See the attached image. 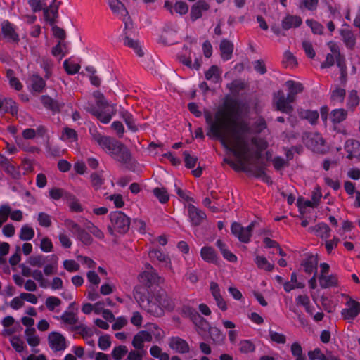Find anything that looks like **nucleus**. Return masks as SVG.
Masks as SVG:
<instances>
[{
  "label": "nucleus",
  "instance_id": "1",
  "mask_svg": "<svg viewBox=\"0 0 360 360\" xmlns=\"http://www.w3.org/2000/svg\"><path fill=\"white\" fill-rule=\"evenodd\" d=\"M239 114L240 105L234 99L226 101L224 107L217 110L214 117L210 112H205L209 127L207 135L219 139L223 146L233 154L237 162L228 158L224 161L236 171L245 169L252 158L246 137L250 128L245 122L236 120Z\"/></svg>",
  "mask_w": 360,
  "mask_h": 360
},
{
  "label": "nucleus",
  "instance_id": "2",
  "mask_svg": "<svg viewBox=\"0 0 360 360\" xmlns=\"http://www.w3.org/2000/svg\"><path fill=\"white\" fill-rule=\"evenodd\" d=\"M90 131L92 140L115 161L121 164L129 162L131 154L127 146L114 138L101 134L96 129Z\"/></svg>",
  "mask_w": 360,
  "mask_h": 360
},
{
  "label": "nucleus",
  "instance_id": "3",
  "mask_svg": "<svg viewBox=\"0 0 360 360\" xmlns=\"http://www.w3.org/2000/svg\"><path fill=\"white\" fill-rule=\"evenodd\" d=\"M134 295L143 309L157 317L163 316L165 311H172L174 307L172 300L165 292L147 297L136 290Z\"/></svg>",
  "mask_w": 360,
  "mask_h": 360
},
{
  "label": "nucleus",
  "instance_id": "4",
  "mask_svg": "<svg viewBox=\"0 0 360 360\" xmlns=\"http://www.w3.org/2000/svg\"><path fill=\"white\" fill-rule=\"evenodd\" d=\"M111 226L108 227L110 234H114V231L120 233H125L129 229L130 219L122 212L117 211L110 214Z\"/></svg>",
  "mask_w": 360,
  "mask_h": 360
},
{
  "label": "nucleus",
  "instance_id": "5",
  "mask_svg": "<svg viewBox=\"0 0 360 360\" xmlns=\"http://www.w3.org/2000/svg\"><path fill=\"white\" fill-rule=\"evenodd\" d=\"M292 101L288 100V97L281 90L274 94L273 103L277 110L286 114H290L293 111V107L291 103Z\"/></svg>",
  "mask_w": 360,
  "mask_h": 360
},
{
  "label": "nucleus",
  "instance_id": "6",
  "mask_svg": "<svg viewBox=\"0 0 360 360\" xmlns=\"http://www.w3.org/2000/svg\"><path fill=\"white\" fill-rule=\"evenodd\" d=\"M253 227L254 223H251L247 227H243L239 223L233 222L231 224V231L240 242L247 243L250 241Z\"/></svg>",
  "mask_w": 360,
  "mask_h": 360
},
{
  "label": "nucleus",
  "instance_id": "7",
  "mask_svg": "<svg viewBox=\"0 0 360 360\" xmlns=\"http://www.w3.org/2000/svg\"><path fill=\"white\" fill-rule=\"evenodd\" d=\"M346 307L341 311V316L347 321L354 320L360 314V303L350 297H347Z\"/></svg>",
  "mask_w": 360,
  "mask_h": 360
},
{
  "label": "nucleus",
  "instance_id": "8",
  "mask_svg": "<svg viewBox=\"0 0 360 360\" xmlns=\"http://www.w3.org/2000/svg\"><path fill=\"white\" fill-rule=\"evenodd\" d=\"M91 112L102 123L108 124L110 122L112 115L115 113V110L114 106L108 104L103 107H98L96 109H93Z\"/></svg>",
  "mask_w": 360,
  "mask_h": 360
},
{
  "label": "nucleus",
  "instance_id": "9",
  "mask_svg": "<svg viewBox=\"0 0 360 360\" xmlns=\"http://www.w3.org/2000/svg\"><path fill=\"white\" fill-rule=\"evenodd\" d=\"M48 342L54 352L63 351L66 348L65 338L58 332H51L48 335Z\"/></svg>",
  "mask_w": 360,
  "mask_h": 360
},
{
  "label": "nucleus",
  "instance_id": "10",
  "mask_svg": "<svg viewBox=\"0 0 360 360\" xmlns=\"http://www.w3.org/2000/svg\"><path fill=\"white\" fill-rule=\"evenodd\" d=\"M139 280L147 286L158 285L164 282V279L158 274L156 271H143L139 274Z\"/></svg>",
  "mask_w": 360,
  "mask_h": 360
},
{
  "label": "nucleus",
  "instance_id": "11",
  "mask_svg": "<svg viewBox=\"0 0 360 360\" xmlns=\"http://www.w3.org/2000/svg\"><path fill=\"white\" fill-rule=\"evenodd\" d=\"M108 5L114 14L124 17L123 21L127 28L129 26V17L124 5L119 0H109Z\"/></svg>",
  "mask_w": 360,
  "mask_h": 360
},
{
  "label": "nucleus",
  "instance_id": "12",
  "mask_svg": "<svg viewBox=\"0 0 360 360\" xmlns=\"http://www.w3.org/2000/svg\"><path fill=\"white\" fill-rule=\"evenodd\" d=\"M169 347L179 354H186L190 351L188 343L179 337H172L169 339Z\"/></svg>",
  "mask_w": 360,
  "mask_h": 360
},
{
  "label": "nucleus",
  "instance_id": "13",
  "mask_svg": "<svg viewBox=\"0 0 360 360\" xmlns=\"http://www.w3.org/2000/svg\"><path fill=\"white\" fill-rule=\"evenodd\" d=\"M330 51L335 56L336 64L339 67L342 75L346 74L347 66L345 64V59L344 56L340 54L338 46L333 41H330L328 44Z\"/></svg>",
  "mask_w": 360,
  "mask_h": 360
},
{
  "label": "nucleus",
  "instance_id": "14",
  "mask_svg": "<svg viewBox=\"0 0 360 360\" xmlns=\"http://www.w3.org/2000/svg\"><path fill=\"white\" fill-rule=\"evenodd\" d=\"M187 209L189 219L194 226L200 225L206 217L204 212L191 204L188 205Z\"/></svg>",
  "mask_w": 360,
  "mask_h": 360
},
{
  "label": "nucleus",
  "instance_id": "15",
  "mask_svg": "<svg viewBox=\"0 0 360 360\" xmlns=\"http://www.w3.org/2000/svg\"><path fill=\"white\" fill-rule=\"evenodd\" d=\"M152 335L146 330H141L134 335L132 340V345L138 350L143 349L144 342H149L152 341Z\"/></svg>",
  "mask_w": 360,
  "mask_h": 360
},
{
  "label": "nucleus",
  "instance_id": "16",
  "mask_svg": "<svg viewBox=\"0 0 360 360\" xmlns=\"http://www.w3.org/2000/svg\"><path fill=\"white\" fill-rule=\"evenodd\" d=\"M285 85L288 88L287 96L288 100L292 102L295 101L297 95L302 92L304 89L303 85L301 83L292 80L287 81Z\"/></svg>",
  "mask_w": 360,
  "mask_h": 360
},
{
  "label": "nucleus",
  "instance_id": "17",
  "mask_svg": "<svg viewBox=\"0 0 360 360\" xmlns=\"http://www.w3.org/2000/svg\"><path fill=\"white\" fill-rule=\"evenodd\" d=\"M345 149L348 153L347 158L351 160L356 158L360 160V142L349 139L345 143Z\"/></svg>",
  "mask_w": 360,
  "mask_h": 360
},
{
  "label": "nucleus",
  "instance_id": "18",
  "mask_svg": "<svg viewBox=\"0 0 360 360\" xmlns=\"http://www.w3.org/2000/svg\"><path fill=\"white\" fill-rule=\"evenodd\" d=\"M56 0H53L52 4L49 6L44 8V15L45 19L49 22L50 25H53L56 22L58 18V10L59 7L58 4H56Z\"/></svg>",
  "mask_w": 360,
  "mask_h": 360
},
{
  "label": "nucleus",
  "instance_id": "19",
  "mask_svg": "<svg viewBox=\"0 0 360 360\" xmlns=\"http://www.w3.org/2000/svg\"><path fill=\"white\" fill-rule=\"evenodd\" d=\"M149 257L152 260L157 259L160 262H162L165 264V266L168 268V269L172 271V273H174L173 266L171 263V259L168 257V255L164 254L161 251L158 250H152L149 251L148 252Z\"/></svg>",
  "mask_w": 360,
  "mask_h": 360
},
{
  "label": "nucleus",
  "instance_id": "20",
  "mask_svg": "<svg viewBox=\"0 0 360 360\" xmlns=\"http://www.w3.org/2000/svg\"><path fill=\"white\" fill-rule=\"evenodd\" d=\"M210 8L209 4L204 0H199L193 5L191 10V18L193 21L201 18L202 11H206Z\"/></svg>",
  "mask_w": 360,
  "mask_h": 360
},
{
  "label": "nucleus",
  "instance_id": "21",
  "mask_svg": "<svg viewBox=\"0 0 360 360\" xmlns=\"http://www.w3.org/2000/svg\"><path fill=\"white\" fill-rule=\"evenodd\" d=\"M318 280L321 288L326 289L338 285V278L335 274H319Z\"/></svg>",
  "mask_w": 360,
  "mask_h": 360
},
{
  "label": "nucleus",
  "instance_id": "22",
  "mask_svg": "<svg viewBox=\"0 0 360 360\" xmlns=\"http://www.w3.org/2000/svg\"><path fill=\"white\" fill-rule=\"evenodd\" d=\"M307 145L314 151L322 152L324 146V140L319 134H313L307 141Z\"/></svg>",
  "mask_w": 360,
  "mask_h": 360
},
{
  "label": "nucleus",
  "instance_id": "23",
  "mask_svg": "<svg viewBox=\"0 0 360 360\" xmlns=\"http://www.w3.org/2000/svg\"><path fill=\"white\" fill-rule=\"evenodd\" d=\"M318 262V257L311 255L302 261V266H303L304 270L307 274H310L312 272L316 274Z\"/></svg>",
  "mask_w": 360,
  "mask_h": 360
},
{
  "label": "nucleus",
  "instance_id": "24",
  "mask_svg": "<svg viewBox=\"0 0 360 360\" xmlns=\"http://www.w3.org/2000/svg\"><path fill=\"white\" fill-rule=\"evenodd\" d=\"M302 18L297 15H287L281 22L283 29L288 30L291 28H296L301 25Z\"/></svg>",
  "mask_w": 360,
  "mask_h": 360
},
{
  "label": "nucleus",
  "instance_id": "25",
  "mask_svg": "<svg viewBox=\"0 0 360 360\" xmlns=\"http://www.w3.org/2000/svg\"><path fill=\"white\" fill-rule=\"evenodd\" d=\"M308 231L314 233L317 236L321 238H328L330 236V229L325 223H319L315 226L309 227Z\"/></svg>",
  "mask_w": 360,
  "mask_h": 360
},
{
  "label": "nucleus",
  "instance_id": "26",
  "mask_svg": "<svg viewBox=\"0 0 360 360\" xmlns=\"http://www.w3.org/2000/svg\"><path fill=\"white\" fill-rule=\"evenodd\" d=\"M1 30L4 37L12 41H18L19 37L14 27L8 21H4L1 24Z\"/></svg>",
  "mask_w": 360,
  "mask_h": 360
},
{
  "label": "nucleus",
  "instance_id": "27",
  "mask_svg": "<svg viewBox=\"0 0 360 360\" xmlns=\"http://www.w3.org/2000/svg\"><path fill=\"white\" fill-rule=\"evenodd\" d=\"M308 356L310 360H338L331 352H328L326 354H323L319 348L309 351Z\"/></svg>",
  "mask_w": 360,
  "mask_h": 360
},
{
  "label": "nucleus",
  "instance_id": "28",
  "mask_svg": "<svg viewBox=\"0 0 360 360\" xmlns=\"http://www.w3.org/2000/svg\"><path fill=\"white\" fill-rule=\"evenodd\" d=\"M221 56L224 60H229L233 53V44L231 41L224 39L220 44Z\"/></svg>",
  "mask_w": 360,
  "mask_h": 360
},
{
  "label": "nucleus",
  "instance_id": "29",
  "mask_svg": "<svg viewBox=\"0 0 360 360\" xmlns=\"http://www.w3.org/2000/svg\"><path fill=\"white\" fill-rule=\"evenodd\" d=\"M41 101L44 107L53 111H58L64 106L63 103L54 101L49 96H42L41 97Z\"/></svg>",
  "mask_w": 360,
  "mask_h": 360
},
{
  "label": "nucleus",
  "instance_id": "30",
  "mask_svg": "<svg viewBox=\"0 0 360 360\" xmlns=\"http://www.w3.org/2000/svg\"><path fill=\"white\" fill-rule=\"evenodd\" d=\"M221 70L217 65H212L208 70L205 72V79L213 83H217L220 80Z\"/></svg>",
  "mask_w": 360,
  "mask_h": 360
},
{
  "label": "nucleus",
  "instance_id": "31",
  "mask_svg": "<svg viewBox=\"0 0 360 360\" xmlns=\"http://www.w3.org/2000/svg\"><path fill=\"white\" fill-rule=\"evenodd\" d=\"M66 202L68 203L70 210L75 212H81L83 209L79 201V200L72 193H69L68 195L65 196Z\"/></svg>",
  "mask_w": 360,
  "mask_h": 360
},
{
  "label": "nucleus",
  "instance_id": "32",
  "mask_svg": "<svg viewBox=\"0 0 360 360\" xmlns=\"http://www.w3.org/2000/svg\"><path fill=\"white\" fill-rule=\"evenodd\" d=\"M27 343L32 347H36L39 344V338L36 335V330L34 328H27L25 331Z\"/></svg>",
  "mask_w": 360,
  "mask_h": 360
},
{
  "label": "nucleus",
  "instance_id": "33",
  "mask_svg": "<svg viewBox=\"0 0 360 360\" xmlns=\"http://www.w3.org/2000/svg\"><path fill=\"white\" fill-rule=\"evenodd\" d=\"M30 84L33 91L41 92L45 86V82L38 75H33L30 77Z\"/></svg>",
  "mask_w": 360,
  "mask_h": 360
},
{
  "label": "nucleus",
  "instance_id": "34",
  "mask_svg": "<svg viewBox=\"0 0 360 360\" xmlns=\"http://www.w3.org/2000/svg\"><path fill=\"white\" fill-rule=\"evenodd\" d=\"M347 116V112L345 109H335L330 112V119L334 124H338L344 121Z\"/></svg>",
  "mask_w": 360,
  "mask_h": 360
},
{
  "label": "nucleus",
  "instance_id": "35",
  "mask_svg": "<svg viewBox=\"0 0 360 360\" xmlns=\"http://www.w3.org/2000/svg\"><path fill=\"white\" fill-rule=\"evenodd\" d=\"M124 45L131 48L134 49L135 53L139 56L142 57L144 54L141 46L138 41H135L129 37H125L124 39Z\"/></svg>",
  "mask_w": 360,
  "mask_h": 360
},
{
  "label": "nucleus",
  "instance_id": "36",
  "mask_svg": "<svg viewBox=\"0 0 360 360\" xmlns=\"http://www.w3.org/2000/svg\"><path fill=\"white\" fill-rule=\"evenodd\" d=\"M121 114L122 117L125 122L129 129L134 132L138 131V126L136 125L132 115L127 111H122Z\"/></svg>",
  "mask_w": 360,
  "mask_h": 360
},
{
  "label": "nucleus",
  "instance_id": "37",
  "mask_svg": "<svg viewBox=\"0 0 360 360\" xmlns=\"http://www.w3.org/2000/svg\"><path fill=\"white\" fill-rule=\"evenodd\" d=\"M200 255L202 258L207 262H214L216 261L215 251L212 248L203 247L201 249Z\"/></svg>",
  "mask_w": 360,
  "mask_h": 360
},
{
  "label": "nucleus",
  "instance_id": "38",
  "mask_svg": "<svg viewBox=\"0 0 360 360\" xmlns=\"http://www.w3.org/2000/svg\"><path fill=\"white\" fill-rule=\"evenodd\" d=\"M299 115L301 118L309 120L312 124H315L319 118V113L315 110H302Z\"/></svg>",
  "mask_w": 360,
  "mask_h": 360
},
{
  "label": "nucleus",
  "instance_id": "39",
  "mask_svg": "<svg viewBox=\"0 0 360 360\" xmlns=\"http://www.w3.org/2000/svg\"><path fill=\"white\" fill-rule=\"evenodd\" d=\"M292 355L295 357V360H307L306 356L303 354V350L301 345L295 342L292 344L290 347Z\"/></svg>",
  "mask_w": 360,
  "mask_h": 360
},
{
  "label": "nucleus",
  "instance_id": "40",
  "mask_svg": "<svg viewBox=\"0 0 360 360\" xmlns=\"http://www.w3.org/2000/svg\"><path fill=\"white\" fill-rule=\"evenodd\" d=\"M34 236V229L28 225H24L22 226L19 237L22 240H30Z\"/></svg>",
  "mask_w": 360,
  "mask_h": 360
},
{
  "label": "nucleus",
  "instance_id": "41",
  "mask_svg": "<svg viewBox=\"0 0 360 360\" xmlns=\"http://www.w3.org/2000/svg\"><path fill=\"white\" fill-rule=\"evenodd\" d=\"M51 52L54 56H60V58L65 56L68 53L66 43L63 41H59L57 45L53 48Z\"/></svg>",
  "mask_w": 360,
  "mask_h": 360
},
{
  "label": "nucleus",
  "instance_id": "42",
  "mask_svg": "<svg viewBox=\"0 0 360 360\" xmlns=\"http://www.w3.org/2000/svg\"><path fill=\"white\" fill-rule=\"evenodd\" d=\"M127 353V347L124 345H120L112 349L111 355L115 360H121Z\"/></svg>",
  "mask_w": 360,
  "mask_h": 360
},
{
  "label": "nucleus",
  "instance_id": "43",
  "mask_svg": "<svg viewBox=\"0 0 360 360\" xmlns=\"http://www.w3.org/2000/svg\"><path fill=\"white\" fill-rule=\"evenodd\" d=\"M255 263L259 268L266 271H271L274 269V264H270L266 258L262 256H257Z\"/></svg>",
  "mask_w": 360,
  "mask_h": 360
},
{
  "label": "nucleus",
  "instance_id": "44",
  "mask_svg": "<svg viewBox=\"0 0 360 360\" xmlns=\"http://www.w3.org/2000/svg\"><path fill=\"white\" fill-rule=\"evenodd\" d=\"M68 194L69 192H67L65 190L58 188H53L49 191L50 198L55 200H58L60 198L65 200V196Z\"/></svg>",
  "mask_w": 360,
  "mask_h": 360
},
{
  "label": "nucleus",
  "instance_id": "45",
  "mask_svg": "<svg viewBox=\"0 0 360 360\" xmlns=\"http://www.w3.org/2000/svg\"><path fill=\"white\" fill-rule=\"evenodd\" d=\"M64 323L69 325H74L77 323L78 318L76 314L70 311H64L60 318Z\"/></svg>",
  "mask_w": 360,
  "mask_h": 360
},
{
  "label": "nucleus",
  "instance_id": "46",
  "mask_svg": "<svg viewBox=\"0 0 360 360\" xmlns=\"http://www.w3.org/2000/svg\"><path fill=\"white\" fill-rule=\"evenodd\" d=\"M255 347L249 340H241L239 343V350L241 353L247 354L254 352Z\"/></svg>",
  "mask_w": 360,
  "mask_h": 360
},
{
  "label": "nucleus",
  "instance_id": "47",
  "mask_svg": "<svg viewBox=\"0 0 360 360\" xmlns=\"http://www.w3.org/2000/svg\"><path fill=\"white\" fill-rule=\"evenodd\" d=\"M153 193L161 203H165L169 200L167 191L164 188H155Z\"/></svg>",
  "mask_w": 360,
  "mask_h": 360
},
{
  "label": "nucleus",
  "instance_id": "48",
  "mask_svg": "<svg viewBox=\"0 0 360 360\" xmlns=\"http://www.w3.org/2000/svg\"><path fill=\"white\" fill-rule=\"evenodd\" d=\"M252 172L256 177L262 179L263 181L267 184H271V179L270 176L266 173L263 167H258L255 168Z\"/></svg>",
  "mask_w": 360,
  "mask_h": 360
},
{
  "label": "nucleus",
  "instance_id": "49",
  "mask_svg": "<svg viewBox=\"0 0 360 360\" xmlns=\"http://www.w3.org/2000/svg\"><path fill=\"white\" fill-rule=\"evenodd\" d=\"M4 168V171L12 176V178L18 179L20 176V171L12 165L10 161L8 160L7 162V164H5V165L3 167Z\"/></svg>",
  "mask_w": 360,
  "mask_h": 360
},
{
  "label": "nucleus",
  "instance_id": "50",
  "mask_svg": "<svg viewBox=\"0 0 360 360\" xmlns=\"http://www.w3.org/2000/svg\"><path fill=\"white\" fill-rule=\"evenodd\" d=\"M342 36L346 46L350 49L355 44V38L353 33L349 30L342 31Z\"/></svg>",
  "mask_w": 360,
  "mask_h": 360
},
{
  "label": "nucleus",
  "instance_id": "51",
  "mask_svg": "<svg viewBox=\"0 0 360 360\" xmlns=\"http://www.w3.org/2000/svg\"><path fill=\"white\" fill-rule=\"evenodd\" d=\"M45 304L49 311H53L56 307H58L61 304V301L57 297L49 296L46 298Z\"/></svg>",
  "mask_w": 360,
  "mask_h": 360
},
{
  "label": "nucleus",
  "instance_id": "52",
  "mask_svg": "<svg viewBox=\"0 0 360 360\" xmlns=\"http://www.w3.org/2000/svg\"><path fill=\"white\" fill-rule=\"evenodd\" d=\"M32 276L36 281L39 283V285L41 288H46L49 287V283L47 280L44 278L41 271L37 269L33 271Z\"/></svg>",
  "mask_w": 360,
  "mask_h": 360
},
{
  "label": "nucleus",
  "instance_id": "53",
  "mask_svg": "<svg viewBox=\"0 0 360 360\" xmlns=\"http://www.w3.org/2000/svg\"><path fill=\"white\" fill-rule=\"evenodd\" d=\"M181 311L183 315L186 317H189L193 321L200 317L198 311L189 306H184Z\"/></svg>",
  "mask_w": 360,
  "mask_h": 360
},
{
  "label": "nucleus",
  "instance_id": "54",
  "mask_svg": "<svg viewBox=\"0 0 360 360\" xmlns=\"http://www.w3.org/2000/svg\"><path fill=\"white\" fill-rule=\"evenodd\" d=\"M63 66L65 71L70 75H74L80 69V65L77 63L70 62L68 60H65L63 63Z\"/></svg>",
  "mask_w": 360,
  "mask_h": 360
},
{
  "label": "nucleus",
  "instance_id": "55",
  "mask_svg": "<svg viewBox=\"0 0 360 360\" xmlns=\"http://www.w3.org/2000/svg\"><path fill=\"white\" fill-rule=\"evenodd\" d=\"M28 4L34 13L44 11L46 6V3L44 0H28Z\"/></svg>",
  "mask_w": 360,
  "mask_h": 360
},
{
  "label": "nucleus",
  "instance_id": "56",
  "mask_svg": "<svg viewBox=\"0 0 360 360\" xmlns=\"http://www.w3.org/2000/svg\"><path fill=\"white\" fill-rule=\"evenodd\" d=\"M90 179L92 186L95 189L100 188L104 183V179L103 178L102 175L98 173L91 174L90 176Z\"/></svg>",
  "mask_w": 360,
  "mask_h": 360
},
{
  "label": "nucleus",
  "instance_id": "57",
  "mask_svg": "<svg viewBox=\"0 0 360 360\" xmlns=\"http://www.w3.org/2000/svg\"><path fill=\"white\" fill-rule=\"evenodd\" d=\"M12 347L17 352H22L25 347L24 342L18 336H13L10 340Z\"/></svg>",
  "mask_w": 360,
  "mask_h": 360
},
{
  "label": "nucleus",
  "instance_id": "58",
  "mask_svg": "<svg viewBox=\"0 0 360 360\" xmlns=\"http://www.w3.org/2000/svg\"><path fill=\"white\" fill-rule=\"evenodd\" d=\"M306 24L311 27L313 33L316 34H321L323 33V27L319 22L313 20H307Z\"/></svg>",
  "mask_w": 360,
  "mask_h": 360
},
{
  "label": "nucleus",
  "instance_id": "59",
  "mask_svg": "<svg viewBox=\"0 0 360 360\" xmlns=\"http://www.w3.org/2000/svg\"><path fill=\"white\" fill-rule=\"evenodd\" d=\"M27 263L32 266L40 268L44 264V258L42 255L32 256L28 258Z\"/></svg>",
  "mask_w": 360,
  "mask_h": 360
},
{
  "label": "nucleus",
  "instance_id": "60",
  "mask_svg": "<svg viewBox=\"0 0 360 360\" xmlns=\"http://www.w3.org/2000/svg\"><path fill=\"white\" fill-rule=\"evenodd\" d=\"M98 345L101 350H107L111 345V340L109 335H102L98 338Z\"/></svg>",
  "mask_w": 360,
  "mask_h": 360
},
{
  "label": "nucleus",
  "instance_id": "61",
  "mask_svg": "<svg viewBox=\"0 0 360 360\" xmlns=\"http://www.w3.org/2000/svg\"><path fill=\"white\" fill-rule=\"evenodd\" d=\"M62 139L70 141H75L77 139V132L72 129L66 127L63 130Z\"/></svg>",
  "mask_w": 360,
  "mask_h": 360
},
{
  "label": "nucleus",
  "instance_id": "62",
  "mask_svg": "<svg viewBox=\"0 0 360 360\" xmlns=\"http://www.w3.org/2000/svg\"><path fill=\"white\" fill-rule=\"evenodd\" d=\"M345 96V90L341 88H336L332 93L331 100L333 102H342Z\"/></svg>",
  "mask_w": 360,
  "mask_h": 360
},
{
  "label": "nucleus",
  "instance_id": "63",
  "mask_svg": "<svg viewBox=\"0 0 360 360\" xmlns=\"http://www.w3.org/2000/svg\"><path fill=\"white\" fill-rule=\"evenodd\" d=\"M64 268L69 272L77 271L79 269V264L72 259H67L63 262Z\"/></svg>",
  "mask_w": 360,
  "mask_h": 360
},
{
  "label": "nucleus",
  "instance_id": "64",
  "mask_svg": "<svg viewBox=\"0 0 360 360\" xmlns=\"http://www.w3.org/2000/svg\"><path fill=\"white\" fill-rule=\"evenodd\" d=\"M39 224L44 227H49L51 225V217L45 212H39L38 214Z\"/></svg>",
  "mask_w": 360,
  "mask_h": 360
}]
</instances>
